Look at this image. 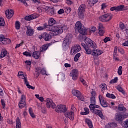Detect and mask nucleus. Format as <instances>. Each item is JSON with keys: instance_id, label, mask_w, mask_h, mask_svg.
Instances as JSON below:
<instances>
[{"instance_id": "1", "label": "nucleus", "mask_w": 128, "mask_h": 128, "mask_svg": "<svg viewBox=\"0 0 128 128\" xmlns=\"http://www.w3.org/2000/svg\"><path fill=\"white\" fill-rule=\"evenodd\" d=\"M48 23V29H46L47 30L55 32V36L60 34L62 32H64V27L60 26H52L54 24H56V21L54 18H50L49 20Z\"/></svg>"}, {"instance_id": "2", "label": "nucleus", "mask_w": 128, "mask_h": 128, "mask_svg": "<svg viewBox=\"0 0 128 128\" xmlns=\"http://www.w3.org/2000/svg\"><path fill=\"white\" fill-rule=\"evenodd\" d=\"M74 30L76 32H78L81 34H86V28L80 22H77L75 24Z\"/></svg>"}, {"instance_id": "3", "label": "nucleus", "mask_w": 128, "mask_h": 128, "mask_svg": "<svg viewBox=\"0 0 128 128\" xmlns=\"http://www.w3.org/2000/svg\"><path fill=\"white\" fill-rule=\"evenodd\" d=\"M84 50L86 54H92L94 56H100L102 54V51L100 50H93L92 51V50L88 47H87Z\"/></svg>"}, {"instance_id": "4", "label": "nucleus", "mask_w": 128, "mask_h": 128, "mask_svg": "<svg viewBox=\"0 0 128 128\" xmlns=\"http://www.w3.org/2000/svg\"><path fill=\"white\" fill-rule=\"evenodd\" d=\"M86 6L84 4H81L78 8V15L81 20H84V12H86Z\"/></svg>"}, {"instance_id": "5", "label": "nucleus", "mask_w": 128, "mask_h": 128, "mask_svg": "<svg viewBox=\"0 0 128 128\" xmlns=\"http://www.w3.org/2000/svg\"><path fill=\"white\" fill-rule=\"evenodd\" d=\"M112 18V14L110 13L104 14L99 17V20L100 22H110Z\"/></svg>"}, {"instance_id": "6", "label": "nucleus", "mask_w": 128, "mask_h": 128, "mask_svg": "<svg viewBox=\"0 0 128 128\" xmlns=\"http://www.w3.org/2000/svg\"><path fill=\"white\" fill-rule=\"evenodd\" d=\"M84 42L88 47L89 46V48H92L96 49L98 46L90 38H86Z\"/></svg>"}, {"instance_id": "7", "label": "nucleus", "mask_w": 128, "mask_h": 128, "mask_svg": "<svg viewBox=\"0 0 128 128\" xmlns=\"http://www.w3.org/2000/svg\"><path fill=\"white\" fill-rule=\"evenodd\" d=\"M100 106L95 105L94 106L92 104H90L89 108L90 109V112L95 114L98 115L99 113H100L102 111L100 110H97L96 108H99Z\"/></svg>"}, {"instance_id": "8", "label": "nucleus", "mask_w": 128, "mask_h": 128, "mask_svg": "<svg viewBox=\"0 0 128 128\" xmlns=\"http://www.w3.org/2000/svg\"><path fill=\"white\" fill-rule=\"evenodd\" d=\"M55 111L59 114L66 112V106L62 104L58 105L56 107H55Z\"/></svg>"}, {"instance_id": "9", "label": "nucleus", "mask_w": 128, "mask_h": 128, "mask_svg": "<svg viewBox=\"0 0 128 128\" xmlns=\"http://www.w3.org/2000/svg\"><path fill=\"white\" fill-rule=\"evenodd\" d=\"M81 50L82 48H80V45H74L73 46H72L70 50V54H72L74 56L78 52L80 51Z\"/></svg>"}, {"instance_id": "10", "label": "nucleus", "mask_w": 128, "mask_h": 128, "mask_svg": "<svg viewBox=\"0 0 128 128\" xmlns=\"http://www.w3.org/2000/svg\"><path fill=\"white\" fill-rule=\"evenodd\" d=\"M46 106L48 108H56V104L52 102V100L48 98H47L46 100Z\"/></svg>"}, {"instance_id": "11", "label": "nucleus", "mask_w": 128, "mask_h": 128, "mask_svg": "<svg viewBox=\"0 0 128 128\" xmlns=\"http://www.w3.org/2000/svg\"><path fill=\"white\" fill-rule=\"evenodd\" d=\"M78 71L76 69H74L72 70L70 74V76H72L73 80H78Z\"/></svg>"}, {"instance_id": "12", "label": "nucleus", "mask_w": 128, "mask_h": 128, "mask_svg": "<svg viewBox=\"0 0 128 128\" xmlns=\"http://www.w3.org/2000/svg\"><path fill=\"white\" fill-rule=\"evenodd\" d=\"M124 118V117L122 113L118 112L115 114L114 120L116 122H122Z\"/></svg>"}, {"instance_id": "13", "label": "nucleus", "mask_w": 128, "mask_h": 128, "mask_svg": "<svg viewBox=\"0 0 128 128\" xmlns=\"http://www.w3.org/2000/svg\"><path fill=\"white\" fill-rule=\"evenodd\" d=\"M124 5L122 4L119 6L110 8V10H111V12H114V10H116V12H120L124 10Z\"/></svg>"}, {"instance_id": "14", "label": "nucleus", "mask_w": 128, "mask_h": 128, "mask_svg": "<svg viewBox=\"0 0 128 128\" xmlns=\"http://www.w3.org/2000/svg\"><path fill=\"white\" fill-rule=\"evenodd\" d=\"M98 34L100 36H102L104 34V25L100 23L98 25Z\"/></svg>"}, {"instance_id": "15", "label": "nucleus", "mask_w": 128, "mask_h": 128, "mask_svg": "<svg viewBox=\"0 0 128 128\" xmlns=\"http://www.w3.org/2000/svg\"><path fill=\"white\" fill-rule=\"evenodd\" d=\"M26 34L28 36H32L34 34V30L32 29V28L30 26H26Z\"/></svg>"}, {"instance_id": "16", "label": "nucleus", "mask_w": 128, "mask_h": 128, "mask_svg": "<svg viewBox=\"0 0 128 128\" xmlns=\"http://www.w3.org/2000/svg\"><path fill=\"white\" fill-rule=\"evenodd\" d=\"M98 98H99V100H100L101 106L103 108H107L108 104L106 103V101L104 100L102 98V95H99Z\"/></svg>"}, {"instance_id": "17", "label": "nucleus", "mask_w": 128, "mask_h": 128, "mask_svg": "<svg viewBox=\"0 0 128 128\" xmlns=\"http://www.w3.org/2000/svg\"><path fill=\"white\" fill-rule=\"evenodd\" d=\"M5 14L7 18H11L14 16V10H8L5 11Z\"/></svg>"}, {"instance_id": "18", "label": "nucleus", "mask_w": 128, "mask_h": 128, "mask_svg": "<svg viewBox=\"0 0 128 128\" xmlns=\"http://www.w3.org/2000/svg\"><path fill=\"white\" fill-rule=\"evenodd\" d=\"M65 116H66V118H70V120H74V114L72 112H69L65 114Z\"/></svg>"}, {"instance_id": "19", "label": "nucleus", "mask_w": 128, "mask_h": 128, "mask_svg": "<svg viewBox=\"0 0 128 128\" xmlns=\"http://www.w3.org/2000/svg\"><path fill=\"white\" fill-rule=\"evenodd\" d=\"M43 38H44V40L48 42V40H50V38H52V35L50 34L44 32L42 34Z\"/></svg>"}, {"instance_id": "20", "label": "nucleus", "mask_w": 128, "mask_h": 128, "mask_svg": "<svg viewBox=\"0 0 128 128\" xmlns=\"http://www.w3.org/2000/svg\"><path fill=\"white\" fill-rule=\"evenodd\" d=\"M50 46V44H47L42 46L40 48V52H46V50L48 48V46Z\"/></svg>"}, {"instance_id": "21", "label": "nucleus", "mask_w": 128, "mask_h": 128, "mask_svg": "<svg viewBox=\"0 0 128 128\" xmlns=\"http://www.w3.org/2000/svg\"><path fill=\"white\" fill-rule=\"evenodd\" d=\"M24 82L26 84L28 88H30L31 90H34V86H32L30 85V83L28 82V81L26 77H24Z\"/></svg>"}, {"instance_id": "22", "label": "nucleus", "mask_w": 128, "mask_h": 128, "mask_svg": "<svg viewBox=\"0 0 128 128\" xmlns=\"http://www.w3.org/2000/svg\"><path fill=\"white\" fill-rule=\"evenodd\" d=\"M116 126H118V124L114 122L108 123L106 125V128H116Z\"/></svg>"}, {"instance_id": "23", "label": "nucleus", "mask_w": 128, "mask_h": 128, "mask_svg": "<svg viewBox=\"0 0 128 128\" xmlns=\"http://www.w3.org/2000/svg\"><path fill=\"white\" fill-rule=\"evenodd\" d=\"M46 28H47L48 30V24H44L43 26H39L37 28V30H46Z\"/></svg>"}, {"instance_id": "24", "label": "nucleus", "mask_w": 128, "mask_h": 128, "mask_svg": "<svg viewBox=\"0 0 128 128\" xmlns=\"http://www.w3.org/2000/svg\"><path fill=\"white\" fill-rule=\"evenodd\" d=\"M86 124L89 126V128H94V125H92V122L88 118H86L85 120Z\"/></svg>"}, {"instance_id": "25", "label": "nucleus", "mask_w": 128, "mask_h": 128, "mask_svg": "<svg viewBox=\"0 0 128 128\" xmlns=\"http://www.w3.org/2000/svg\"><path fill=\"white\" fill-rule=\"evenodd\" d=\"M41 69L40 68H36V73H34V76H36V78H38L40 76V74Z\"/></svg>"}, {"instance_id": "26", "label": "nucleus", "mask_w": 128, "mask_h": 128, "mask_svg": "<svg viewBox=\"0 0 128 128\" xmlns=\"http://www.w3.org/2000/svg\"><path fill=\"white\" fill-rule=\"evenodd\" d=\"M40 53L38 51H35L33 52L32 56L36 60L40 58Z\"/></svg>"}, {"instance_id": "27", "label": "nucleus", "mask_w": 128, "mask_h": 128, "mask_svg": "<svg viewBox=\"0 0 128 128\" xmlns=\"http://www.w3.org/2000/svg\"><path fill=\"white\" fill-rule=\"evenodd\" d=\"M100 88H101V92L102 94H104V92L106 90L107 87L106 84H102L100 85Z\"/></svg>"}, {"instance_id": "28", "label": "nucleus", "mask_w": 128, "mask_h": 128, "mask_svg": "<svg viewBox=\"0 0 128 128\" xmlns=\"http://www.w3.org/2000/svg\"><path fill=\"white\" fill-rule=\"evenodd\" d=\"M16 128H22V123L18 117L16 119Z\"/></svg>"}, {"instance_id": "29", "label": "nucleus", "mask_w": 128, "mask_h": 128, "mask_svg": "<svg viewBox=\"0 0 128 128\" xmlns=\"http://www.w3.org/2000/svg\"><path fill=\"white\" fill-rule=\"evenodd\" d=\"M2 42V44H10V42H12V41L10 39L4 37Z\"/></svg>"}, {"instance_id": "30", "label": "nucleus", "mask_w": 128, "mask_h": 128, "mask_svg": "<svg viewBox=\"0 0 128 128\" xmlns=\"http://www.w3.org/2000/svg\"><path fill=\"white\" fill-rule=\"evenodd\" d=\"M90 114V109L88 108H84V112H80V114L82 116H86V114Z\"/></svg>"}, {"instance_id": "31", "label": "nucleus", "mask_w": 128, "mask_h": 128, "mask_svg": "<svg viewBox=\"0 0 128 128\" xmlns=\"http://www.w3.org/2000/svg\"><path fill=\"white\" fill-rule=\"evenodd\" d=\"M72 94L73 96H75L77 98L79 96H80V92L76 90H72Z\"/></svg>"}, {"instance_id": "32", "label": "nucleus", "mask_w": 128, "mask_h": 128, "mask_svg": "<svg viewBox=\"0 0 128 128\" xmlns=\"http://www.w3.org/2000/svg\"><path fill=\"white\" fill-rule=\"evenodd\" d=\"M90 103L91 104H92V106H97L96 104V97L91 96Z\"/></svg>"}, {"instance_id": "33", "label": "nucleus", "mask_w": 128, "mask_h": 128, "mask_svg": "<svg viewBox=\"0 0 128 128\" xmlns=\"http://www.w3.org/2000/svg\"><path fill=\"white\" fill-rule=\"evenodd\" d=\"M96 2H98V0H90L88 4L90 6H94Z\"/></svg>"}, {"instance_id": "34", "label": "nucleus", "mask_w": 128, "mask_h": 128, "mask_svg": "<svg viewBox=\"0 0 128 128\" xmlns=\"http://www.w3.org/2000/svg\"><path fill=\"white\" fill-rule=\"evenodd\" d=\"M6 54H8V51L2 50L0 53V58H4Z\"/></svg>"}, {"instance_id": "35", "label": "nucleus", "mask_w": 128, "mask_h": 128, "mask_svg": "<svg viewBox=\"0 0 128 128\" xmlns=\"http://www.w3.org/2000/svg\"><path fill=\"white\" fill-rule=\"evenodd\" d=\"M25 64H26V66L28 68V70H30V66L32 65V61L26 60L25 61Z\"/></svg>"}, {"instance_id": "36", "label": "nucleus", "mask_w": 128, "mask_h": 128, "mask_svg": "<svg viewBox=\"0 0 128 128\" xmlns=\"http://www.w3.org/2000/svg\"><path fill=\"white\" fill-rule=\"evenodd\" d=\"M34 18H36V16L32 14L25 17L26 20H34Z\"/></svg>"}, {"instance_id": "37", "label": "nucleus", "mask_w": 128, "mask_h": 128, "mask_svg": "<svg viewBox=\"0 0 128 128\" xmlns=\"http://www.w3.org/2000/svg\"><path fill=\"white\" fill-rule=\"evenodd\" d=\"M116 90H118V92H122V94H124L125 92L124 90V89H122V86H120V85H118L116 86Z\"/></svg>"}, {"instance_id": "38", "label": "nucleus", "mask_w": 128, "mask_h": 128, "mask_svg": "<svg viewBox=\"0 0 128 128\" xmlns=\"http://www.w3.org/2000/svg\"><path fill=\"white\" fill-rule=\"evenodd\" d=\"M26 102H21L20 101L18 104V106L20 108H24L26 106Z\"/></svg>"}, {"instance_id": "39", "label": "nucleus", "mask_w": 128, "mask_h": 128, "mask_svg": "<svg viewBox=\"0 0 128 128\" xmlns=\"http://www.w3.org/2000/svg\"><path fill=\"white\" fill-rule=\"evenodd\" d=\"M118 110H120V112H126V107L124 106H120L118 108Z\"/></svg>"}, {"instance_id": "40", "label": "nucleus", "mask_w": 128, "mask_h": 128, "mask_svg": "<svg viewBox=\"0 0 128 128\" xmlns=\"http://www.w3.org/2000/svg\"><path fill=\"white\" fill-rule=\"evenodd\" d=\"M106 96L107 98H116V96H114V94H110V93H108L107 94H106Z\"/></svg>"}, {"instance_id": "41", "label": "nucleus", "mask_w": 128, "mask_h": 128, "mask_svg": "<svg viewBox=\"0 0 128 128\" xmlns=\"http://www.w3.org/2000/svg\"><path fill=\"white\" fill-rule=\"evenodd\" d=\"M80 56V53L76 54L74 57V62H78Z\"/></svg>"}, {"instance_id": "42", "label": "nucleus", "mask_w": 128, "mask_h": 128, "mask_svg": "<svg viewBox=\"0 0 128 128\" xmlns=\"http://www.w3.org/2000/svg\"><path fill=\"white\" fill-rule=\"evenodd\" d=\"M29 114L32 116V118H36V116L34 115V114L32 112V108H29L28 110Z\"/></svg>"}, {"instance_id": "43", "label": "nucleus", "mask_w": 128, "mask_h": 128, "mask_svg": "<svg viewBox=\"0 0 128 128\" xmlns=\"http://www.w3.org/2000/svg\"><path fill=\"white\" fill-rule=\"evenodd\" d=\"M6 24V22H4V20L2 17H0V26H4Z\"/></svg>"}, {"instance_id": "44", "label": "nucleus", "mask_w": 128, "mask_h": 128, "mask_svg": "<svg viewBox=\"0 0 128 128\" xmlns=\"http://www.w3.org/2000/svg\"><path fill=\"white\" fill-rule=\"evenodd\" d=\"M68 44V39L64 38L62 43L63 46H66Z\"/></svg>"}, {"instance_id": "45", "label": "nucleus", "mask_w": 128, "mask_h": 128, "mask_svg": "<svg viewBox=\"0 0 128 128\" xmlns=\"http://www.w3.org/2000/svg\"><path fill=\"white\" fill-rule=\"evenodd\" d=\"M122 66H120L118 68V76H122Z\"/></svg>"}, {"instance_id": "46", "label": "nucleus", "mask_w": 128, "mask_h": 128, "mask_svg": "<svg viewBox=\"0 0 128 128\" xmlns=\"http://www.w3.org/2000/svg\"><path fill=\"white\" fill-rule=\"evenodd\" d=\"M18 76H21L22 80H24V78H26V76H24V72H18Z\"/></svg>"}, {"instance_id": "47", "label": "nucleus", "mask_w": 128, "mask_h": 128, "mask_svg": "<svg viewBox=\"0 0 128 128\" xmlns=\"http://www.w3.org/2000/svg\"><path fill=\"white\" fill-rule=\"evenodd\" d=\"M16 30H20V24L19 21H16Z\"/></svg>"}, {"instance_id": "48", "label": "nucleus", "mask_w": 128, "mask_h": 128, "mask_svg": "<svg viewBox=\"0 0 128 128\" xmlns=\"http://www.w3.org/2000/svg\"><path fill=\"white\" fill-rule=\"evenodd\" d=\"M118 82V77H116L110 82V84H116Z\"/></svg>"}, {"instance_id": "49", "label": "nucleus", "mask_w": 128, "mask_h": 128, "mask_svg": "<svg viewBox=\"0 0 128 128\" xmlns=\"http://www.w3.org/2000/svg\"><path fill=\"white\" fill-rule=\"evenodd\" d=\"M23 54L26 56H32V54L27 51L24 52Z\"/></svg>"}, {"instance_id": "50", "label": "nucleus", "mask_w": 128, "mask_h": 128, "mask_svg": "<svg viewBox=\"0 0 128 128\" xmlns=\"http://www.w3.org/2000/svg\"><path fill=\"white\" fill-rule=\"evenodd\" d=\"M122 126L124 128H128V119L124 122Z\"/></svg>"}, {"instance_id": "51", "label": "nucleus", "mask_w": 128, "mask_h": 128, "mask_svg": "<svg viewBox=\"0 0 128 128\" xmlns=\"http://www.w3.org/2000/svg\"><path fill=\"white\" fill-rule=\"evenodd\" d=\"M80 81L81 82H82L84 86H88V84H86V82L84 80L83 78H80Z\"/></svg>"}, {"instance_id": "52", "label": "nucleus", "mask_w": 128, "mask_h": 128, "mask_svg": "<svg viewBox=\"0 0 128 128\" xmlns=\"http://www.w3.org/2000/svg\"><path fill=\"white\" fill-rule=\"evenodd\" d=\"M26 96L24 94H22L21 96V99H20V102H26Z\"/></svg>"}, {"instance_id": "53", "label": "nucleus", "mask_w": 128, "mask_h": 128, "mask_svg": "<svg viewBox=\"0 0 128 128\" xmlns=\"http://www.w3.org/2000/svg\"><path fill=\"white\" fill-rule=\"evenodd\" d=\"M78 100H82V102L84 101V97L82 96H79L78 97H77Z\"/></svg>"}, {"instance_id": "54", "label": "nucleus", "mask_w": 128, "mask_h": 128, "mask_svg": "<svg viewBox=\"0 0 128 128\" xmlns=\"http://www.w3.org/2000/svg\"><path fill=\"white\" fill-rule=\"evenodd\" d=\"M40 74H43V75L46 74V70H44V68H43L41 69Z\"/></svg>"}, {"instance_id": "55", "label": "nucleus", "mask_w": 128, "mask_h": 128, "mask_svg": "<svg viewBox=\"0 0 128 128\" xmlns=\"http://www.w3.org/2000/svg\"><path fill=\"white\" fill-rule=\"evenodd\" d=\"M118 52H120V54H124V50L122 48H118Z\"/></svg>"}, {"instance_id": "56", "label": "nucleus", "mask_w": 128, "mask_h": 128, "mask_svg": "<svg viewBox=\"0 0 128 128\" xmlns=\"http://www.w3.org/2000/svg\"><path fill=\"white\" fill-rule=\"evenodd\" d=\"M120 28L122 30L124 28V24L122 22L120 23Z\"/></svg>"}, {"instance_id": "57", "label": "nucleus", "mask_w": 128, "mask_h": 128, "mask_svg": "<svg viewBox=\"0 0 128 128\" xmlns=\"http://www.w3.org/2000/svg\"><path fill=\"white\" fill-rule=\"evenodd\" d=\"M110 37H106L104 39V42H110Z\"/></svg>"}, {"instance_id": "58", "label": "nucleus", "mask_w": 128, "mask_h": 128, "mask_svg": "<svg viewBox=\"0 0 128 128\" xmlns=\"http://www.w3.org/2000/svg\"><path fill=\"white\" fill-rule=\"evenodd\" d=\"M81 46L84 48V50L88 47V46L86 44H85L84 42L81 43Z\"/></svg>"}, {"instance_id": "59", "label": "nucleus", "mask_w": 128, "mask_h": 128, "mask_svg": "<svg viewBox=\"0 0 128 128\" xmlns=\"http://www.w3.org/2000/svg\"><path fill=\"white\" fill-rule=\"evenodd\" d=\"M58 12L59 14H62L64 12V9H60L58 10Z\"/></svg>"}, {"instance_id": "60", "label": "nucleus", "mask_w": 128, "mask_h": 128, "mask_svg": "<svg viewBox=\"0 0 128 128\" xmlns=\"http://www.w3.org/2000/svg\"><path fill=\"white\" fill-rule=\"evenodd\" d=\"M4 90L0 88V96H4Z\"/></svg>"}, {"instance_id": "61", "label": "nucleus", "mask_w": 128, "mask_h": 128, "mask_svg": "<svg viewBox=\"0 0 128 128\" xmlns=\"http://www.w3.org/2000/svg\"><path fill=\"white\" fill-rule=\"evenodd\" d=\"M71 10H72L70 9V8H65V12H67L68 14L70 12Z\"/></svg>"}, {"instance_id": "62", "label": "nucleus", "mask_w": 128, "mask_h": 128, "mask_svg": "<svg viewBox=\"0 0 128 128\" xmlns=\"http://www.w3.org/2000/svg\"><path fill=\"white\" fill-rule=\"evenodd\" d=\"M97 116H98L102 119L104 118V114H102V111Z\"/></svg>"}, {"instance_id": "63", "label": "nucleus", "mask_w": 128, "mask_h": 128, "mask_svg": "<svg viewBox=\"0 0 128 128\" xmlns=\"http://www.w3.org/2000/svg\"><path fill=\"white\" fill-rule=\"evenodd\" d=\"M0 102H1L2 105L4 108V106H6V103H4V99H2Z\"/></svg>"}, {"instance_id": "64", "label": "nucleus", "mask_w": 128, "mask_h": 128, "mask_svg": "<svg viewBox=\"0 0 128 128\" xmlns=\"http://www.w3.org/2000/svg\"><path fill=\"white\" fill-rule=\"evenodd\" d=\"M4 38V36L3 34H0V42H2Z\"/></svg>"}]
</instances>
